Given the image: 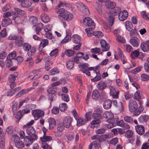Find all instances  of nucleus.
<instances>
[{
	"instance_id": "nucleus-1",
	"label": "nucleus",
	"mask_w": 149,
	"mask_h": 149,
	"mask_svg": "<svg viewBox=\"0 0 149 149\" xmlns=\"http://www.w3.org/2000/svg\"><path fill=\"white\" fill-rule=\"evenodd\" d=\"M81 23L83 24L85 26L89 27L86 29L85 30L88 36H91L92 34V30L94 29L95 27V25L93 21L91 18L86 17L84 18L83 20L81 21Z\"/></svg>"
},
{
	"instance_id": "nucleus-2",
	"label": "nucleus",
	"mask_w": 149,
	"mask_h": 149,
	"mask_svg": "<svg viewBox=\"0 0 149 149\" xmlns=\"http://www.w3.org/2000/svg\"><path fill=\"white\" fill-rule=\"evenodd\" d=\"M103 117L107 119V122L110 124L108 125V128H111V126L113 124L115 123L117 121L116 119L113 118V113L111 111H106L103 114Z\"/></svg>"
},
{
	"instance_id": "nucleus-3",
	"label": "nucleus",
	"mask_w": 149,
	"mask_h": 149,
	"mask_svg": "<svg viewBox=\"0 0 149 149\" xmlns=\"http://www.w3.org/2000/svg\"><path fill=\"white\" fill-rule=\"evenodd\" d=\"M32 113L35 120H37L44 116L43 111L40 109L33 110Z\"/></svg>"
},
{
	"instance_id": "nucleus-4",
	"label": "nucleus",
	"mask_w": 149,
	"mask_h": 149,
	"mask_svg": "<svg viewBox=\"0 0 149 149\" xmlns=\"http://www.w3.org/2000/svg\"><path fill=\"white\" fill-rule=\"evenodd\" d=\"M129 108L131 112L136 111L138 108L137 104L136 102L130 100L129 103Z\"/></svg>"
},
{
	"instance_id": "nucleus-5",
	"label": "nucleus",
	"mask_w": 149,
	"mask_h": 149,
	"mask_svg": "<svg viewBox=\"0 0 149 149\" xmlns=\"http://www.w3.org/2000/svg\"><path fill=\"white\" fill-rule=\"evenodd\" d=\"M37 137L36 135L33 136V137L30 136V137L26 136L24 139V141L26 143L28 146L32 144L33 141L36 140Z\"/></svg>"
},
{
	"instance_id": "nucleus-6",
	"label": "nucleus",
	"mask_w": 149,
	"mask_h": 149,
	"mask_svg": "<svg viewBox=\"0 0 149 149\" xmlns=\"http://www.w3.org/2000/svg\"><path fill=\"white\" fill-rule=\"evenodd\" d=\"M110 90V94L113 98L114 99H117L118 97V94L119 92L118 91H116L115 88L113 86L109 87Z\"/></svg>"
},
{
	"instance_id": "nucleus-7",
	"label": "nucleus",
	"mask_w": 149,
	"mask_h": 149,
	"mask_svg": "<svg viewBox=\"0 0 149 149\" xmlns=\"http://www.w3.org/2000/svg\"><path fill=\"white\" fill-rule=\"evenodd\" d=\"M114 18L113 16H109L108 20L109 22V24L105 25L104 27L105 29L108 30L109 31H111V28L109 26H112L113 24Z\"/></svg>"
},
{
	"instance_id": "nucleus-8",
	"label": "nucleus",
	"mask_w": 149,
	"mask_h": 149,
	"mask_svg": "<svg viewBox=\"0 0 149 149\" xmlns=\"http://www.w3.org/2000/svg\"><path fill=\"white\" fill-rule=\"evenodd\" d=\"M133 132L130 130H127L125 133V136L128 138H130L129 140L131 143L134 141V139H135V137L133 136Z\"/></svg>"
},
{
	"instance_id": "nucleus-9",
	"label": "nucleus",
	"mask_w": 149,
	"mask_h": 149,
	"mask_svg": "<svg viewBox=\"0 0 149 149\" xmlns=\"http://www.w3.org/2000/svg\"><path fill=\"white\" fill-rule=\"evenodd\" d=\"M72 121V118L70 117H66L64 120L63 123L65 127L68 128L71 125Z\"/></svg>"
},
{
	"instance_id": "nucleus-10",
	"label": "nucleus",
	"mask_w": 149,
	"mask_h": 149,
	"mask_svg": "<svg viewBox=\"0 0 149 149\" xmlns=\"http://www.w3.org/2000/svg\"><path fill=\"white\" fill-rule=\"evenodd\" d=\"M128 13L126 10H123L120 12L119 13L118 18L121 21L125 20L127 17Z\"/></svg>"
},
{
	"instance_id": "nucleus-11",
	"label": "nucleus",
	"mask_w": 149,
	"mask_h": 149,
	"mask_svg": "<svg viewBox=\"0 0 149 149\" xmlns=\"http://www.w3.org/2000/svg\"><path fill=\"white\" fill-rule=\"evenodd\" d=\"M100 42L101 47L102 48V51L103 52L108 51L109 50V46L105 40H102Z\"/></svg>"
},
{
	"instance_id": "nucleus-12",
	"label": "nucleus",
	"mask_w": 149,
	"mask_h": 149,
	"mask_svg": "<svg viewBox=\"0 0 149 149\" xmlns=\"http://www.w3.org/2000/svg\"><path fill=\"white\" fill-rule=\"evenodd\" d=\"M11 19L8 17H6L3 19L1 25L3 27H6L11 24Z\"/></svg>"
},
{
	"instance_id": "nucleus-13",
	"label": "nucleus",
	"mask_w": 149,
	"mask_h": 149,
	"mask_svg": "<svg viewBox=\"0 0 149 149\" xmlns=\"http://www.w3.org/2000/svg\"><path fill=\"white\" fill-rule=\"evenodd\" d=\"M34 88L32 87L29 88H28L26 89H24L20 91L16 95V97L17 98L21 97L22 95H24L25 94L28 93L29 91H31L32 89Z\"/></svg>"
},
{
	"instance_id": "nucleus-14",
	"label": "nucleus",
	"mask_w": 149,
	"mask_h": 149,
	"mask_svg": "<svg viewBox=\"0 0 149 149\" xmlns=\"http://www.w3.org/2000/svg\"><path fill=\"white\" fill-rule=\"evenodd\" d=\"M36 131L33 127L32 126H29L26 129V132L28 134L32 137L33 136L36 135L35 134Z\"/></svg>"
},
{
	"instance_id": "nucleus-15",
	"label": "nucleus",
	"mask_w": 149,
	"mask_h": 149,
	"mask_svg": "<svg viewBox=\"0 0 149 149\" xmlns=\"http://www.w3.org/2000/svg\"><path fill=\"white\" fill-rule=\"evenodd\" d=\"M130 42L133 47H137L139 42V40L137 38H133L130 40Z\"/></svg>"
},
{
	"instance_id": "nucleus-16",
	"label": "nucleus",
	"mask_w": 149,
	"mask_h": 149,
	"mask_svg": "<svg viewBox=\"0 0 149 149\" xmlns=\"http://www.w3.org/2000/svg\"><path fill=\"white\" fill-rule=\"evenodd\" d=\"M73 17L72 14L69 12L66 11L64 14L62 15V17L65 20H70Z\"/></svg>"
},
{
	"instance_id": "nucleus-17",
	"label": "nucleus",
	"mask_w": 149,
	"mask_h": 149,
	"mask_svg": "<svg viewBox=\"0 0 149 149\" xmlns=\"http://www.w3.org/2000/svg\"><path fill=\"white\" fill-rule=\"evenodd\" d=\"M135 129L137 132L139 134L142 135L144 133V128L143 126L137 125L136 126Z\"/></svg>"
},
{
	"instance_id": "nucleus-18",
	"label": "nucleus",
	"mask_w": 149,
	"mask_h": 149,
	"mask_svg": "<svg viewBox=\"0 0 149 149\" xmlns=\"http://www.w3.org/2000/svg\"><path fill=\"white\" fill-rule=\"evenodd\" d=\"M15 42L17 46L21 47L24 42L23 39L21 36H18L15 40Z\"/></svg>"
},
{
	"instance_id": "nucleus-19",
	"label": "nucleus",
	"mask_w": 149,
	"mask_h": 149,
	"mask_svg": "<svg viewBox=\"0 0 149 149\" xmlns=\"http://www.w3.org/2000/svg\"><path fill=\"white\" fill-rule=\"evenodd\" d=\"M48 122L49 124V130L52 129L55 127L56 122L55 119L52 118H50L48 120Z\"/></svg>"
},
{
	"instance_id": "nucleus-20",
	"label": "nucleus",
	"mask_w": 149,
	"mask_h": 149,
	"mask_svg": "<svg viewBox=\"0 0 149 149\" xmlns=\"http://www.w3.org/2000/svg\"><path fill=\"white\" fill-rule=\"evenodd\" d=\"M112 104V102L110 100H105L103 104V107L107 109L110 108Z\"/></svg>"
},
{
	"instance_id": "nucleus-21",
	"label": "nucleus",
	"mask_w": 149,
	"mask_h": 149,
	"mask_svg": "<svg viewBox=\"0 0 149 149\" xmlns=\"http://www.w3.org/2000/svg\"><path fill=\"white\" fill-rule=\"evenodd\" d=\"M106 87V83L103 81H100L97 84V88L99 90H102L105 89Z\"/></svg>"
},
{
	"instance_id": "nucleus-22",
	"label": "nucleus",
	"mask_w": 149,
	"mask_h": 149,
	"mask_svg": "<svg viewBox=\"0 0 149 149\" xmlns=\"http://www.w3.org/2000/svg\"><path fill=\"white\" fill-rule=\"evenodd\" d=\"M81 39V37L76 34L73 36L72 37V40L73 42L76 44L79 43Z\"/></svg>"
},
{
	"instance_id": "nucleus-23",
	"label": "nucleus",
	"mask_w": 149,
	"mask_h": 149,
	"mask_svg": "<svg viewBox=\"0 0 149 149\" xmlns=\"http://www.w3.org/2000/svg\"><path fill=\"white\" fill-rule=\"evenodd\" d=\"M41 20L44 23H48L50 20L49 16L45 14H42L40 16Z\"/></svg>"
},
{
	"instance_id": "nucleus-24",
	"label": "nucleus",
	"mask_w": 149,
	"mask_h": 149,
	"mask_svg": "<svg viewBox=\"0 0 149 149\" xmlns=\"http://www.w3.org/2000/svg\"><path fill=\"white\" fill-rule=\"evenodd\" d=\"M106 6L108 8L112 9L115 7L116 3L114 2L109 1L106 3Z\"/></svg>"
},
{
	"instance_id": "nucleus-25",
	"label": "nucleus",
	"mask_w": 149,
	"mask_h": 149,
	"mask_svg": "<svg viewBox=\"0 0 149 149\" xmlns=\"http://www.w3.org/2000/svg\"><path fill=\"white\" fill-rule=\"evenodd\" d=\"M21 5L23 7L28 8L30 7L31 4V2L28 0H24L21 2Z\"/></svg>"
},
{
	"instance_id": "nucleus-26",
	"label": "nucleus",
	"mask_w": 149,
	"mask_h": 149,
	"mask_svg": "<svg viewBox=\"0 0 149 149\" xmlns=\"http://www.w3.org/2000/svg\"><path fill=\"white\" fill-rule=\"evenodd\" d=\"M140 47L144 52H146L149 50V48L148 47L147 41L145 42H142L141 44Z\"/></svg>"
},
{
	"instance_id": "nucleus-27",
	"label": "nucleus",
	"mask_w": 149,
	"mask_h": 149,
	"mask_svg": "<svg viewBox=\"0 0 149 149\" xmlns=\"http://www.w3.org/2000/svg\"><path fill=\"white\" fill-rule=\"evenodd\" d=\"M76 120H77V126H80L84 125L86 122V120L81 117H78Z\"/></svg>"
},
{
	"instance_id": "nucleus-28",
	"label": "nucleus",
	"mask_w": 149,
	"mask_h": 149,
	"mask_svg": "<svg viewBox=\"0 0 149 149\" xmlns=\"http://www.w3.org/2000/svg\"><path fill=\"white\" fill-rule=\"evenodd\" d=\"M125 26L126 29L128 31H131L132 30L133 25L131 22L126 21L125 22Z\"/></svg>"
},
{
	"instance_id": "nucleus-29",
	"label": "nucleus",
	"mask_w": 149,
	"mask_h": 149,
	"mask_svg": "<svg viewBox=\"0 0 149 149\" xmlns=\"http://www.w3.org/2000/svg\"><path fill=\"white\" fill-rule=\"evenodd\" d=\"M100 96L98 91L97 90H94L93 91L92 95V98L94 100L97 99Z\"/></svg>"
},
{
	"instance_id": "nucleus-30",
	"label": "nucleus",
	"mask_w": 149,
	"mask_h": 149,
	"mask_svg": "<svg viewBox=\"0 0 149 149\" xmlns=\"http://www.w3.org/2000/svg\"><path fill=\"white\" fill-rule=\"evenodd\" d=\"M43 27V24L42 23H39L36 25V31L37 34H39V32Z\"/></svg>"
},
{
	"instance_id": "nucleus-31",
	"label": "nucleus",
	"mask_w": 149,
	"mask_h": 149,
	"mask_svg": "<svg viewBox=\"0 0 149 149\" xmlns=\"http://www.w3.org/2000/svg\"><path fill=\"white\" fill-rule=\"evenodd\" d=\"M49 44V41L47 39H44L41 40L40 44V47L42 48H44Z\"/></svg>"
},
{
	"instance_id": "nucleus-32",
	"label": "nucleus",
	"mask_w": 149,
	"mask_h": 149,
	"mask_svg": "<svg viewBox=\"0 0 149 149\" xmlns=\"http://www.w3.org/2000/svg\"><path fill=\"white\" fill-rule=\"evenodd\" d=\"M148 116L146 115H142L139 118V120L142 123H145L148 120Z\"/></svg>"
},
{
	"instance_id": "nucleus-33",
	"label": "nucleus",
	"mask_w": 149,
	"mask_h": 149,
	"mask_svg": "<svg viewBox=\"0 0 149 149\" xmlns=\"http://www.w3.org/2000/svg\"><path fill=\"white\" fill-rule=\"evenodd\" d=\"M124 120L126 122L132 124L133 122V119L132 117L129 116H125L123 117Z\"/></svg>"
},
{
	"instance_id": "nucleus-34",
	"label": "nucleus",
	"mask_w": 149,
	"mask_h": 149,
	"mask_svg": "<svg viewBox=\"0 0 149 149\" xmlns=\"http://www.w3.org/2000/svg\"><path fill=\"white\" fill-rule=\"evenodd\" d=\"M18 103L17 102H14L12 105V111L13 115H15L17 112V109Z\"/></svg>"
},
{
	"instance_id": "nucleus-35",
	"label": "nucleus",
	"mask_w": 149,
	"mask_h": 149,
	"mask_svg": "<svg viewBox=\"0 0 149 149\" xmlns=\"http://www.w3.org/2000/svg\"><path fill=\"white\" fill-rule=\"evenodd\" d=\"M15 147L18 148H23L24 146V143L22 141H16L15 142Z\"/></svg>"
},
{
	"instance_id": "nucleus-36",
	"label": "nucleus",
	"mask_w": 149,
	"mask_h": 149,
	"mask_svg": "<svg viewBox=\"0 0 149 149\" xmlns=\"http://www.w3.org/2000/svg\"><path fill=\"white\" fill-rule=\"evenodd\" d=\"M23 49L26 52L29 51L31 48V45L30 44L27 43H25L23 44Z\"/></svg>"
},
{
	"instance_id": "nucleus-37",
	"label": "nucleus",
	"mask_w": 149,
	"mask_h": 149,
	"mask_svg": "<svg viewBox=\"0 0 149 149\" xmlns=\"http://www.w3.org/2000/svg\"><path fill=\"white\" fill-rule=\"evenodd\" d=\"M67 35L61 41L62 43H66L69 41L71 39V37L70 34L68 33L67 32Z\"/></svg>"
},
{
	"instance_id": "nucleus-38",
	"label": "nucleus",
	"mask_w": 149,
	"mask_h": 149,
	"mask_svg": "<svg viewBox=\"0 0 149 149\" xmlns=\"http://www.w3.org/2000/svg\"><path fill=\"white\" fill-rule=\"evenodd\" d=\"M49 74L51 75H54L59 73L58 69L56 68H54L49 71Z\"/></svg>"
},
{
	"instance_id": "nucleus-39",
	"label": "nucleus",
	"mask_w": 149,
	"mask_h": 149,
	"mask_svg": "<svg viewBox=\"0 0 149 149\" xmlns=\"http://www.w3.org/2000/svg\"><path fill=\"white\" fill-rule=\"evenodd\" d=\"M139 54V52L136 50L131 52V56L132 58L135 59L138 57Z\"/></svg>"
},
{
	"instance_id": "nucleus-40",
	"label": "nucleus",
	"mask_w": 149,
	"mask_h": 149,
	"mask_svg": "<svg viewBox=\"0 0 149 149\" xmlns=\"http://www.w3.org/2000/svg\"><path fill=\"white\" fill-rule=\"evenodd\" d=\"M59 108L61 111H64L67 109V104L64 103L60 104L59 107Z\"/></svg>"
},
{
	"instance_id": "nucleus-41",
	"label": "nucleus",
	"mask_w": 149,
	"mask_h": 149,
	"mask_svg": "<svg viewBox=\"0 0 149 149\" xmlns=\"http://www.w3.org/2000/svg\"><path fill=\"white\" fill-rule=\"evenodd\" d=\"M96 76L94 78L91 79V81H96L100 80L101 79V74L99 72H96Z\"/></svg>"
},
{
	"instance_id": "nucleus-42",
	"label": "nucleus",
	"mask_w": 149,
	"mask_h": 149,
	"mask_svg": "<svg viewBox=\"0 0 149 149\" xmlns=\"http://www.w3.org/2000/svg\"><path fill=\"white\" fill-rule=\"evenodd\" d=\"M144 109L143 106L141 105L137 111L134 113V114L135 116H138L139 115L140 113L142 112Z\"/></svg>"
},
{
	"instance_id": "nucleus-43",
	"label": "nucleus",
	"mask_w": 149,
	"mask_h": 149,
	"mask_svg": "<svg viewBox=\"0 0 149 149\" xmlns=\"http://www.w3.org/2000/svg\"><path fill=\"white\" fill-rule=\"evenodd\" d=\"M65 54L68 56H71L74 54V51L68 49L65 51Z\"/></svg>"
},
{
	"instance_id": "nucleus-44",
	"label": "nucleus",
	"mask_w": 149,
	"mask_h": 149,
	"mask_svg": "<svg viewBox=\"0 0 149 149\" xmlns=\"http://www.w3.org/2000/svg\"><path fill=\"white\" fill-rule=\"evenodd\" d=\"M29 20L30 22L33 24H35L37 22L38 19L36 17L31 16L29 17Z\"/></svg>"
},
{
	"instance_id": "nucleus-45",
	"label": "nucleus",
	"mask_w": 149,
	"mask_h": 149,
	"mask_svg": "<svg viewBox=\"0 0 149 149\" xmlns=\"http://www.w3.org/2000/svg\"><path fill=\"white\" fill-rule=\"evenodd\" d=\"M62 100L64 101L68 102L70 100L68 95L66 94H63L61 95Z\"/></svg>"
},
{
	"instance_id": "nucleus-46",
	"label": "nucleus",
	"mask_w": 149,
	"mask_h": 149,
	"mask_svg": "<svg viewBox=\"0 0 149 149\" xmlns=\"http://www.w3.org/2000/svg\"><path fill=\"white\" fill-rule=\"evenodd\" d=\"M141 77V80L143 81H147L149 79V75L145 73L142 74Z\"/></svg>"
},
{
	"instance_id": "nucleus-47",
	"label": "nucleus",
	"mask_w": 149,
	"mask_h": 149,
	"mask_svg": "<svg viewBox=\"0 0 149 149\" xmlns=\"http://www.w3.org/2000/svg\"><path fill=\"white\" fill-rule=\"evenodd\" d=\"M16 56V54L15 52H13L10 53L7 57L6 59H9L11 60L13 59Z\"/></svg>"
},
{
	"instance_id": "nucleus-48",
	"label": "nucleus",
	"mask_w": 149,
	"mask_h": 149,
	"mask_svg": "<svg viewBox=\"0 0 149 149\" xmlns=\"http://www.w3.org/2000/svg\"><path fill=\"white\" fill-rule=\"evenodd\" d=\"M29 50L30 51L28 52V54L29 56H31L33 55L36 51V49L34 47H31Z\"/></svg>"
},
{
	"instance_id": "nucleus-49",
	"label": "nucleus",
	"mask_w": 149,
	"mask_h": 149,
	"mask_svg": "<svg viewBox=\"0 0 149 149\" xmlns=\"http://www.w3.org/2000/svg\"><path fill=\"white\" fill-rule=\"evenodd\" d=\"M56 12L57 13L59 14V16H60L61 17L62 15L64 14L66 12L65 9L63 8L56 10Z\"/></svg>"
},
{
	"instance_id": "nucleus-50",
	"label": "nucleus",
	"mask_w": 149,
	"mask_h": 149,
	"mask_svg": "<svg viewBox=\"0 0 149 149\" xmlns=\"http://www.w3.org/2000/svg\"><path fill=\"white\" fill-rule=\"evenodd\" d=\"M74 65L73 61H69L67 63V67L70 69H72Z\"/></svg>"
},
{
	"instance_id": "nucleus-51",
	"label": "nucleus",
	"mask_w": 149,
	"mask_h": 149,
	"mask_svg": "<svg viewBox=\"0 0 149 149\" xmlns=\"http://www.w3.org/2000/svg\"><path fill=\"white\" fill-rule=\"evenodd\" d=\"M100 142V139H97L96 141H93L92 143L95 148L96 149H98L99 147V143Z\"/></svg>"
},
{
	"instance_id": "nucleus-52",
	"label": "nucleus",
	"mask_w": 149,
	"mask_h": 149,
	"mask_svg": "<svg viewBox=\"0 0 149 149\" xmlns=\"http://www.w3.org/2000/svg\"><path fill=\"white\" fill-rule=\"evenodd\" d=\"M41 140L44 142L51 140L52 139L51 136H44L43 138H41Z\"/></svg>"
},
{
	"instance_id": "nucleus-53",
	"label": "nucleus",
	"mask_w": 149,
	"mask_h": 149,
	"mask_svg": "<svg viewBox=\"0 0 149 149\" xmlns=\"http://www.w3.org/2000/svg\"><path fill=\"white\" fill-rule=\"evenodd\" d=\"M6 67L9 68L12 66L13 64L12 60L11 59H8L6 61Z\"/></svg>"
},
{
	"instance_id": "nucleus-54",
	"label": "nucleus",
	"mask_w": 149,
	"mask_h": 149,
	"mask_svg": "<svg viewBox=\"0 0 149 149\" xmlns=\"http://www.w3.org/2000/svg\"><path fill=\"white\" fill-rule=\"evenodd\" d=\"M102 6L101 5L98 4H97L95 7L96 10L100 14H101L102 13Z\"/></svg>"
},
{
	"instance_id": "nucleus-55",
	"label": "nucleus",
	"mask_w": 149,
	"mask_h": 149,
	"mask_svg": "<svg viewBox=\"0 0 149 149\" xmlns=\"http://www.w3.org/2000/svg\"><path fill=\"white\" fill-rule=\"evenodd\" d=\"M93 34L94 36L98 38H101L103 36V34L99 31L94 32Z\"/></svg>"
},
{
	"instance_id": "nucleus-56",
	"label": "nucleus",
	"mask_w": 149,
	"mask_h": 149,
	"mask_svg": "<svg viewBox=\"0 0 149 149\" xmlns=\"http://www.w3.org/2000/svg\"><path fill=\"white\" fill-rule=\"evenodd\" d=\"M134 97L135 99L138 101L140 100L141 98L140 91H136L134 94Z\"/></svg>"
},
{
	"instance_id": "nucleus-57",
	"label": "nucleus",
	"mask_w": 149,
	"mask_h": 149,
	"mask_svg": "<svg viewBox=\"0 0 149 149\" xmlns=\"http://www.w3.org/2000/svg\"><path fill=\"white\" fill-rule=\"evenodd\" d=\"M76 5L77 7L79 8L80 10L81 11L82 10L84 9V7L85 6L82 3L80 2H79L76 3Z\"/></svg>"
},
{
	"instance_id": "nucleus-58",
	"label": "nucleus",
	"mask_w": 149,
	"mask_h": 149,
	"mask_svg": "<svg viewBox=\"0 0 149 149\" xmlns=\"http://www.w3.org/2000/svg\"><path fill=\"white\" fill-rule=\"evenodd\" d=\"M65 127V126L63 123H60L58 125L57 130L60 132L62 131L64 129Z\"/></svg>"
},
{
	"instance_id": "nucleus-59",
	"label": "nucleus",
	"mask_w": 149,
	"mask_h": 149,
	"mask_svg": "<svg viewBox=\"0 0 149 149\" xmlns=\"http://www.w3.org/2000/svg\"><path fill=\"white\" fill-rule=\"evenodd\" d=\"M116 38L117 41L120 43H124L125 42V40L123 38L120 36H117Z\"/></svg>"
},
{
	"instance_id": "nucleus-60",
	"label": "nucleus",
	"mask_w": 149,
	"mask_h": 149,
	"mask_svg": "<svg viewBox=\"0 0 149 149\" xmlns=\"http://www.w3.org/2000/svg\"><path fill=\"white\" fill-rule=\"evenodd\" d=\"M15 12L17 14L20 15H24L25 14V12L24 11L18 8H15Z\"/></svg>"
},
{
	"instance_id": "nucleus-61",
	"label": "nucleus",
	"mask_w": 149,
	"mask_h": 149,
	"mask_svg": "<svg viewBox=\"0 0 149 149\" xmlns=\"http://www.w3.org/2000/svg\"><path fill=\"white\" fill-rule=\"evenodd\" d=\"M56 89L53 87H50L48 90V92L51 94H54L56 93Z\"/></svg>"
},
{
	"instance_id": "nucleus-62",
	"label": "nucleus",
	"mask_w": 149,
	"mask_h": 149,
	"mask_svg": "<svg viewBox=\"0 0 149 149\" xmlns=\"http://www.w3.org/2000/svg\"><path fill=\"white\" fill-rule=\"evenodd\" d=\"M118 138L116 137L113 138L110 141V143L111 144L115 145L118 143Z\"/></svg>"
},
{
	"instance_id": "nucleus-63",
	"label": "nucleus",
	"mask_w": 149,
	"mask_h": 149,
	"mask_svg": "<svg viewBox=\"0 0 149 149\" xmlns=\"http://www.w3.org/2000/svg\"><path fill=\"white\" fill-rule=\"evenodd\" d=\"M16 76L13 74H11L8 77V80L10 82H14L16 79Z\"/></svg>"
},
{
	"instance_id": "nucleus-64",
	"label": "nucleus",
	"mask_w": 149,
	"mask_h": 149,
	"mask_svg": "<svg viewBox=\"0 0 149 149\" xmlns=\"http://www.w3.org/2000/svg\"><path fill=\"white\" fill-rule=\"evenodd\" d=\"M141 68L140 66L136 68L131 71L132 73L135 74L141 71Z\"/></svg>"
}]
</instances>
